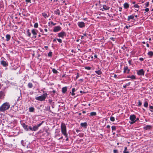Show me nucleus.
<instances>
[{"label": "nucleus", "instance_id": "9b49d317", "mask_svg": "<svg viewBox=\"0 0 153 153\" xmlns=\"http://www.w3.org/2000/svg\"><path fill=\"white\" fill-rule=\"evenodd\" d=\"M1 64L4 67H7L8 65V63L7 62L4 60L1 61Z\"/></svg>", "mask_w": 153, "mask_h": 153}, {"label": "nucleus", "instance_id": "c85d7f7f", "mask_svg": "<svg viewBox=\"0 0 153 153\" xmlns=\"http://www.w3.org/2000/svg\"><path fill=\"white\" fill-rule=\"evenodd\" d=\"M26 33H27V34L28 36L29 37H30L31 34L29 32V29H28L27 30V31H26Z\"/></svg>", "mask_w": 153, "mask_h": 153}, {"label": "nucleus", "instance_id": "6e6d98bb", "mask_svg": "<svg viewBox=\"0 0 153 153\" xmlns=\"http://www.w3.org/2000/svg\"><path fill=\"white\" fill-rule=\"evenodd\" d=\"M139 60L141 61H143V60L144 59L143 58H140L139 59Z\"/></svg>", "mask_w": 153, "mask_h": 153}, {"label": "nucleus", "instance_id": "13d9d810", "mask_svg": "<svg viewBox=\"0 0 153 153\" xmlns=\"http://www.w3.org/2000/svg\"><path fill=\"white\" fill-rule=\"evenodd\" d=\"M79 77V75L78 74H77L76 77V79L78 78Z\"/></svg>", "mask_w": 153, "mask_h": 153}, {"label": "nucleus", "instance_id": "e433bc0d", "mask_svg": "<svg viewBox=\"0 0 153 153\" xmlns=\"http://www.w3.org/2000/svg\"><path fill=\"white\" fill-rule=\"evenodd\" d=\"M138 106H140L142 105V102L140 100H138Z\"/></svg>", "mask_w": 153, "mask_h": 153}, {"label": "nucleus", "instance_id": "5701e85b", "mask_svg": "<svg viewBox=\"0 0 153 153\" xmlns=\"http://www.w3.org/2000/svg\"><path fill=\"white\" fill-rule=\"evenodd\" d=\"M34 108L33 107H31L29 108V111L30 112H33L34 111Z\"/></svg>", "mask_w": 153, "mask_h": 153}, {"label": "nucleus", "instance_id": "ddd939ff", "mask_svg": "<svg viewBox=\"0 0 153 153\" xmlns=\"http://www.w3.org/2000/svg\"><path fill=\"white\" fill-rule=\"evenodd\" d=\"M36 30H35L34 29H33L32 30L31 32L34 35V36H33V37L36 38V35H37V33L36 32Z\"/></svg>", "mask_w": 153, "mask_h": 153}, {"label": "nucleus", "instance_id": "680f3d73", "mask_svg": "<svg viewBox=\"0 0 153 153\" xmlns=\"http://www.w3.org/2000/svg\"><path fill=\"white\" fill-rule=\"evenodd\" d=\"M79 131H80L79 130H78V129H76V132H77V133H78Z\"/></svg>", "mask_w": 153, "mask_h": 153}, {"label": "nucleus", "instance_id": "774afa93", "mask_svg": "<svg viewBox=\"0 0 153 153\" xmlns=\"http://www.w3.org/2000/svg\"><path fill=\"white\" fill-rule=\"evenodd\" d=\"M56 40H57V39H53V42H54L56 41Z\"/></svg>", "mask_w": 153, "mask_h": 153}, {"label": "nucleus", "instance_id": "6e6552de", "mask_svg": "<svg viewBox=\"0 0 153 153\" xmlns=\"http://www.w3.org/2000/svg\"><path fill=\"white\" fill-rule=\"evenodd\" d=\"M61 29L62 28L60 26H56L54 27L53 31L55 32H56L61 30Z\"/></svg>", "mask_w": 153, "mask_h": 153}, {"label": "nucleus", "instance_id": "3c124183", "mask_svg": "<svg viewBox=\"0 0 153 153\" xmlns=\"http://www.w3.org/2000/svg\"><path fill=\"white\" fill-rule=\"evenodd\" d=\"M119 10L120 12L122 10V8L121 7H119Z\"/></svg>", "mask_w": 153, "mask_h": 153}, {"label": "nucleus", "instance_id": "dca6fc26", "mask_svg": "<svg viewBox=\"0 0 153 153\" xmlns=\"http://www.w3.org/2000/svg\"><path fill=\"white\" fill-rule=\"evenodd\" d=\"M152 127V126L150 125H147L146 126L144 127V128L146 130H150L151 129Z\"/></svg>", "mask_w": 153, "mask_h": 153}, {"label": "nucleus", "instance_id": "7c9ffc66", "mask_svg": "<svg viewBox=\"0 0 153 153\" xmlns=\"http://www.w3.org/2000/svg\"><path fill=\"white\" fill-rule=\"evenodd\" d=\"M42 16L45 18H46L48 17L47 14L46 13H42Z\"/></svg>", "mask_w": 153, "mask_h": 153}, {"label": "nucleus", "instance_id": "338daca9", "mask_svg": "<svg viewBox=\"0 0 153 153\" xmlns=\"http://www.w3.org/2000/svg\"><path fill=\"white\" fill-rule=\"evenodd\" d=\"M44 48H46V49H48V46H45L44 47Z\"/></svg>", "mask_w": 153, "mask_h": 153}, {"label": "nucleus", "instance_id": "a878e982", "mask_svg": "<svg viewBox=\"0 0 153 153\" xmlns=\"http://www.w3.org/2000/svg\"><path fill=\"white\" fill-rule=\"evenodd\" d=\"M90 116H94L96 115L97 114L96 112H92L90 113Z\"/></svg>", "mask_w": 153, "mask_h": 153}, {"label": "nucleus", "instance_id": "f257e3e1", "mask_svg": "<svg viewBox=\"0 0 153 153\" xmlns=\"http://www.w3.org/2000/svg\"><path fill=\"white\" fill-rule=\"evenodd\" d=\"M10 105L8 102H6L4 103L0 107V111L1 112H4L5 111L8 109L10 108Z\"/></svg>", "mask_w": 153, "mask_h": 153}, {"label": "nucleus", "instance_id": "473e14b6", "mask_svg": "<svg viewBox=\"0 0 153 153\" xmlns=\"http://www.w3.org/2000/svg\"><path fill=\"white\" fill-rule=\"evenodd\" d=\"M52 71L53 72L54 74H56L58 72L57 71L56 69H54V68L53 69H52Z\"/></svg>", "mask_w": 153, "mask_h": 153}, {"label": "nucleus", "instance_id": "9d476101", "mask_svg": "<svg viewBox=\"0 0 153 153\" xmlns=\"http://www.w3.org/2000/svg\"><path fill=\"white\" fill-rule=\"evenodd\" d=\"M21 124L25 130L26 131H28L29 128H28V126L27 125H26L24 123H21Z\"/></svg>", "mask_w": 153, "mask_h": 153}, {"label": "nucleus", "instance_id": "49530a36", "mask_svg": "<svg viewBox=\"0 0 153 153\" xmlns=\"http://www.w3.org/2000/svg\"><path fill=\"white\" fill-rule=\"evenodd\" d=\"M139 6L137 4H135L134 5V7L135 8H138Z\"/></svg>", "mask_w": 153, "mask_h": 153}, {"label": "nucleus", "instance_id": "ea45409f", "mask_svg": "<svg viewBox=\"0 0 153 153\" xmlns=\"http://www.w3.org/2000/svg\"><path fill=\"white\" fill-rule=\"evenodd\" d=\"M145 5L146 7H148L149 5V2H146L145 4Z\"/></svg>", "mask_w": 153, "mask_h": 153}, {"label": "nucleus", "instance_id": "f3484780", "mask_svg": "<svg viewBox=\"0 0 153 153\" xmlns=\"http://www.w3.org/2000/svg\"><path fill=\"white\" fill-rule=\"evenodd\" d=\"M80 126L82 127H84L86 128L87 126V123L86 122L81 123Z\"/></svg>", "mask_w": 153, "mask_h": 153}, {"label": "nucleus", "instance_id": "423d86ee", "mask_svg": "<svg viewBox=\"0 0 153 153\" xmlns=\"http://www.w3.org/2000/svg\"><path fill=\"white\" fill-rule=\"evenodd\" d=\"M66 35V33L64 31H62L61 32L59 33L58 34V36L62 38H63Z\"/></svg>", "mask_w": 153, "mask_h": 153}, {"label": "nucleus", "instance_id": "0eeeda50", "mask_svg": "<svg viewBox=\"0 0 153 153\" xmlns=\"http://www.w3.org/2000/svg\"><path fill=\"white\" fill-rule=\"evenodd\" d=\"M77 25L80 28H83L85 26V23L82 22H78Z\"/></svg>", "mask_w": 153, "mask_h": 153}, {"label": "nucleus", "instance_id": "09e8293b", "mask_svg": "<svg viewBox=\"0 0 153 153\" xmlns=\"http://www.w3.org/2000/svg\"><path fill=\"white\" fill-rule=\"evenodd\" d=\"M25 153H31V152L30 150H28L27 151H26Z\"/></svg>", "mask_w": 153, "mask_h": 153}, {"label": "nucleus", "instance_id": "bb28decb", "mask_svg": "<svg viewBox=\"0 0 153 153\" xmlns=\"http://www.w3.org/2000/svg\"><path fill=\"white\" fill-rule=\"evenodd\" d=\"M127 147H125V149L123 152V153H129V152L128 151H127Z\"/></svg>", "mask_w": 153, "mask_h": 153}, {"label": "nucleus", "instance_id": "cd10ccee", "mask_svg": "<svg viewBox=\"0 0 153 153\" xmlns=\"http://www.w3.org/2000/svg\"><path fill=\"white\" fill-rule=\"evenodd\" d=\"M148 54L150 56H153V52L152 51H150L148 53Z\"/></svg>", "mask_w": 153, "mask_h": 153}, {"label": "nucleus", "instance_id": "4468645a", "mask_svg": "<svg viewBox=\"0 0 153 153\" xmlns=\"http://www.w3.org/2000/svg\"><path fill=\"white\" fill-rule=\"evenodd\" d=\"M110 7L108 6H107L105 5H102V8L104 10H108L110 9Z\"/></svg>", "mask_w": 153, "mask_h": 153}, {"label": "nucleus", "instance_id": "7ed1b4c3", "mask_svg": "<svg viewBox=\"0 0 153 153\" xmlns=\"http://www.w3.org/2000/svg\"><path fill=\"white\" fill-rule=\"evenodd\" d=\"M43 93L44 94L42 95L36 97L35 99L40 101H45L47 97L48 94L46 93L44 91H43Z\"/></svg>", "mask_w": 153, "mask_h": 153}, {"label": "nucleus", "instance_id": "393cba45", "mask_svg": "<svg viewBox=\"0 0 153 153\" xmlns=\"http://www.w3.org/2000/svg\"><path fill=\"white\" fill-rule=\"evenodd\" d=\"M27 86L29 88H31L33 86V85L31 83L29 82L28 83Z\"/></svg>", "mask_w": 153, "mask_h": 153}, {"label": "nucleus", "instance_id": "e2e57ef3", "mask_svg": "<svg viewBox=\"0 0 153 153\" xmlns=\"http://www.w3.org/2000/svg\"><path fill=\"white\" fill-rule=\"evenodd\" d=\"M106 128H110V126L109 125H108L107 126Z\"/></svg>", "mask_w": 153, "mask_h": 153}, {"label": "nucleus", "instance_id": "58836bf2", "mask_svg": "<svg viewBox=\"0 0 153 153\" xmlns=\"http://www.w3.org/2000/svg\"><path fill=\"white\" fill-rule=\"evenodd\" d=\"M111 129L112 130H115L116 129V128L115 126H113L111 127Z\"/></svg>", "mask_w": 153, "mask_h": 153}, {"label": "nucleus", "instance_id": "39448f33", "mask_svg": "<svg viewBox=\"0 0 153 153\" xmlns=\"http://www.w3.org/2000/svg\"><path fill=\"white\" fill-rule=\"evenodd\" d=\"M44 123V121H42L40 123L34 126L33 128V131H37L39 127L41 126Z\"/></svg>", "mask_w": 153, "mask_h": 153}, {"label": "nucleus", "instance_id": "a18cd8bd", "mask_svg": "<svg viewBox=\"0 0 153 153\" xmlns=\"http://www.w3.org/2000/svg\"><path fill=\"white\" fill-rule=\"evenodd\" d=\"M114 153H118V152L117 150L114 149L113 150Z\"/></svg>", "mask_w": 153, "mask_h": 153}, {"label": "nucleus", "instance_id": "4d7b16f0", "mask_svg": "<svg viewBox=\"0 0 153 153\" xmlns=\"http://www.w3.org/2000/svg\"><path fill=\"white\" fill-rule=\"evenodd\" d=\"M130 27V26H127V25H126V26H125V28H126V29H128V27Z\"/></svg>", "mask_w": 153, "mask_h": 153}, {"label": "nucleus", "instance_id": "f8f14e48", "mask_svg": "<svg viewBox=\"0 0 153 153\" xmlns=\"http://www.w3.org/2000/svg\"><path fill=\"white\" fill-rule=\"evenodd\" d=\"M130 71V69L128 68L127 66H126L124 68L123 72L124 73H128Z\"/></svg>", "mask_w": 153, "mask_h": 153}, {"label": "nucleus", "instance_id": "f704fd0d", "mask_svg": "<svg viewBox=\"0 0 153 153\" xmlns=\"http://www.w3.org/2000/svg\"><path fill=\"white\" fill-rule=\"evenodd\" d=\"M38 25L37 23H36L34 25V27L35 28H37L38 27Z\"/></svg>", "mask_w": 153, "mask_h": 153}, {"label": "nucleus", "instance_id": "1a4fd4ad", "mask_svg": "<svg viewBox=\"0 0 153 153\" xmlns=\"http://www.w3.org/2000/svg\"><path fill=\"white\" fill-rule=\"evenodd\" d=\"M137 74L140 76L144 75V72L143 69H140L137 71Z\"/></svg>", "mask_w": 153, "mask_h": 153}, {"label": "nucleus", "instance_id": "c9c22d12", "mask_svg": "<svg viewBox=\"0 0 153 153\" xmlns=\"http://www.w3.org/2000/svg\"><path fill=\"white\" fill-rule=\"evenodd\" d=\"M130 78L132 79H136V77L134 75H132L131 76Z\"/></svg>", "mask_w": 153, "mask_h": 153}, {"label": "nucleus", "instance_id": "4c0bfd02", "mask_svg": "<svg viewBox=\"0 0 153 153\" xmlns=\"http://www.w3.org/2000/svg\"><path fill=\"white\" fill-rule=\"evenodd\" d=\"M52 52L51 51L49 52L48 53V56L49 57H51L52 56Z\"/></svg>", "mask_w": 153, "mask_h": 153}, {"label": "nucleus", "instance_id": "f03ea898", "mask_svg": "<svg viewBox=\"0 0 153 153\" xmlns=\"http://www.w3.org/2000/svg\"><path fill=\"white\" fill-rule=\"evenodd\" d=\"M61 132L65 137H67L68 134H67L66 127L64 123H62L61 124Z\"/></svg>", "mask_w": 153, "mask_h": 153}, {"label": "nucleus", "instance_id": "c756f323", "mask_svg": "<svg viewBox=\"0 0 153 153\" xmlns=\"http://www.w3.org/2000/svg\"><path fill=\"white\" fill-rule=\"evenodd\" d=\"M75 88H72V93L71 94L72 96H74L75 95V94L74 93V92H75Z\"/></svg>", "mask_w": 153, "mask_h": 153}, {"label": "nucleus", "instance_id": "b1692460", "mask_svg": "<svg viewBox=\"0 0 153 153\" xmlns=\"http://www.w3.org/2000/svg\"><path fill=\"white\" fill-rule=\"evenodd\" d=\"M95 72L98 75H100L102 73V72L100 71V70L96 71Z\"/></svg>", "mask_w": 153, "mask_h": 153}, {"label": "nucleus", "instance_id": "a19ab883", "mask_svg": "<svg viewBox=\"0 0 153 153\" xmlns=\"http://www.w3.org/2000/svg\"><path fill=\"white\" fill-rule=\"evenodd\" d=\"M153 109V107L152 106H150L149 107V110L151 111H152V109Z\"/></svg>", "mask_w": 153, "mask_h": 153}, {"label": "nucleus", "instance_id": "72a5a7b5", "mask_svg": "<svg viewBox=\"0 0 153 153\" xmlns=\"http://www.w3.org/2000/svg\"><path fill=\"white\" fill-rule=\"evenodd\" d=\"M110 120L111 121L113 122L115 120L114 117H113L111 116L110 118Z\"/></svg>", "mask_w": 153, "mask_h": 153}, {"label": "nucleus", "instance_id": "6ab92c4d", "mask_svg": "<svg viewBox=\"0 0 153 153\" xmlns=\"http://www.w3.org/2000/svg\"><path fill=\"white\" fill-rule=\"evenodd\" d=\"M67 91V87H65L62 88V91L63 93H65Z\"/></svg>", "mask_w": 153, "mask_h": 153}, {"label": "nucleus", "instance_id": "052dcab7", "mask_svg": "<svg viewBox=\"0 0 153 153\" xmlns=\"http://www.w3.org/2000/svg\"><path fill=\"white\" fill-rule=\"evenodd\" d=\"M127 86L126 84V85H123V87L124 88H126Z\"/></svg>", "mask_w": 153, "mask_h": 153}, {"label": "nucleus", "instance_id": "20e7f679", "mask_svg": "<svg viewBox=\"0 0 153 153\" xmlns=\"http://www.w3.org/2000/svg\"><path fill=\"white\" fill-rule=\"evenodd\" d=\"M130 120L131 121H129V123L131 124H132L134 123L136 121V116L134 114L131 115L129 117Z\"/></svg>", "mask_w": 153, "mask_h": 153}, {"label": "nucleus", "instance_id": "79ce46f5", "mask_svg": "<svg viewBox=\"0 0 153 153\" xmlns=\"http://www.w3.org/2000/svg\"><path fill=\"white\" fill-rule=\"evenodd\" d=\"M28 128H29V130H30L33 131V128H32L31 126H29L28 127Z\"/></svg>", "mask_w": 153, "mask_h": 153}, {"label": "nucleus", "instance_id": "412c9836", "mask_svg": "<svg viewBox=\"0 0 153 153\" xmlns=\"http://www.w3.org/2000/svg\"><path fill=\"white\" fill-rule=\"evenodd\" d=\"M6 41H8L10 39V35L7 34L6 36Z\"/></svg>", "mask_w": 153, "mask_h": 153}, {"label": "nucleus", "instance_id": "603ef678", "mask_svg": "<svg viewBox=\"0 0 153 153\" xmlns=\"http://www.w3.org/2000/svg\"><path fill=\"white\" fill-rule=\"evenodd\" d=\"M27 2L31 3V0H25Z\"/></svg>", "mask_w": 153, "mask_h": 153}, {"label": "nucleus", "instance_id": "69168bd1", "mask_svg": "<svg viewBox=\"0 0 153 153\" xmlns=\"http://www.w3.org/2000/svg\"><path fill=\"white\" fill-rule=\"evenodd\" d=\"M117 75L116 74H114V78H116L117 77Z\"/></svg>", "mask_w": 153, "mask_h": 153}, {"label": "nucleus", "instance_id": "864d4df0", "mask_svg": "<svg viewBox=\"0 0 153 153\" xmlns=\"http://www.w3.org/2000/svg\"><path fill=\"white\" fill-rule=\"evenodd\" d=\"M39 30L40 31V32H42V33H43V30H42V28H39Z\"/></svg>", "mask_w": 153, "mask_h": 153}, {"label": "nucleus", "instance_id": "aec40b11", "mask_svg": "<svg viewBox=\"0 0 153 153\" xmlns=\"http://www.w3.org/2000/svg\"><path fill=\"white\" fill-rule=\"evenodd\" d=\"M123 6L125 9H127L129 7V4L127 3H125L123 4Z\"/></svg>", "mask_w": 153, "mask_h": 153}, {"label": "nucleus", "instance_id": "c03bdc74", "mask_svg": "<svg viewBox=\"0 0 153 153\" xmlns=\"http://www.w3.org/2000/svg\"><path fill=\"white\" fill-rule=\"evenodd\" d=\"M85 69L88 70H90L91 69V68L89 67H86L85 68Z\"/></svg>", "mask_w": 153, "mask_h": 153}, {"label": "nucleus", "instance_id": "37998d69", "mask_svg": "<svg viewBox=\"0 0 153 153\" xmlns=\"http://www.w3.org/2000/svg\"><path fill=\"white\" fill-rule=\"evenodd\" d=\"M56 39L58 40V42L61 43L62 42V40L61 39Z\"/></svg>", "mask_w": 153, "mask_h": 153}, {"label": "nucleus", "instance_id": "bf43d9fd", "mask_svg": "<svg viewBox=\"0 0 153 153\" xmlns=\"http://www.w3.org/2000/svg\"><path fill=\"white\" fill-rule=\"evenodd\" d=\"M51 24L53 25H56V23H54L53 22H51Z\"/></svg>", "mask_w": 153, "mask_h": 153}, {"label": "nucleus", "instance_id": "a211bd4d", "mask_svg": "<svg viewBox=\"0 0 153 153\" xmlns=\"http://www.w3.org/2000/svg\"><path fill=\"white\" fill-rule=\"evenodd\" d=\"M5 95L4 92L2 91H0V99H2Z\"/></svg>", "mask_w": 153, "mask_h": 153}, {"label": "nucleus", "instance_id": "5fc2aeb1", "mask_svg": "<svg viewBox=\"0 0 153 153\" xmlns=\"http://www.w3.org/2000/svg\"><path fill=\"white\" fill-rule=\"evenodd\" d=\"M130 83H131L130 82H129L128 83L126 84L127 86H128L130 84Z\"/></svg>", "mask_w": 153, "mask_h": 153}, {"label": "nucleus", "instance_id": "4be33fe9", "mask_svg": "<svg viewBox=\"0 0 153 153\" xmlns=\"http://www.w3.org/2000/svg\"><path fill=\"white\" fill-rule=\"evenodd\" d=\"M54 12L56 14H57L58 15H60V11L59 9H57Z\"/></svg>", "mask_w": 153, "mask_h": 153}, {"label": "nucleus", "instance_id": "0e129e2a", "mask_svg": "<svg viewBox=\"0 0 153 153\" xmlns=\"http://www.w3.org/2000/svg\"><path fill=\"white\" fill-rule=\"evenodd\" d=\"M94 57L95 58H97V55H94Z\"/></svg>", "mask_w": 153, "mask_h": 153}, {"label": "nucleus", "instance_id": "8fccbe9b", "mask_svg": "<svg viewBox=\"0 0 153 153\" xmlns=\"http://www.w3.org/2000/svg\"><path fill=\"white\" fill-rule=\"evenodd\" d=\"M145 10L146 12H147L149 11V9L148 8H146L145 9Z\"/></svg>", "mask_w": 153, "mask_h": 153}, {"label": "nucleus", "instance_id": "2eb2a0df", "mask_svg": "<svg viewBox=\"0 0 153 153\" xmlns=\"http://www.w3.org/2000/svg\"><path fill=\"white\" fill-rule=\"evenodd\" d=\"M134 16H133V15H130L129 16H128V17L127 20L128 21H130V19H134Z\"/></svg>", "mask_w": 153, "mask_h": 153}, {"label": "nucleus", "instance_id": "2f4dec72", "mask_svg": "<svg viewBox=\"0 0 153 153\" xmlns=\"http://www.w3.org/2000/svg\"><path fill=\"white\" fill-rule=\"evenodd\" d=\"M144 106L145 107H147L148 106V103L146 101L145 102L144 104Z\"/></svg>", "mask_w": 153, "mask_h": 153}, {"label": "nucleus", "instance_id": "de8ad7c7", "mask_svg": "<svg viewBox=\"0 0 153 153\" xmlns=\"http://www.w3.org/2000/svg\"><path fill=\"white\" fill-rule=\"evenodd\" d=\"M110 39L112 41H115V39L113 37H111L110 38Z\"/></svg>", "mask_w": 153, "mask_h": 153}]
</instances>
